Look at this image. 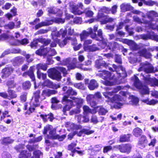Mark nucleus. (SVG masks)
<instances>
[{
	"label": "nucleus",
	"instance_id": "f257e3e1",
	"mask_svg": "<svg viewBox=\"0 0 158 158\" xmlns=\"http://www.w3.org/2000/svg\"><path fill=\"white\" fill-rule=\"evenodd\" d=\"M113 67L116 72V75L107 71H102V73L98 74L100 77L104 80V81H102L103 84L106 85H112V83L109 80L113 79L116 81L117 83H123L125 81L124 79L127 76L125 69L122 66L117 67L113 64ZM99 72H101V71L99 70Z\"/></svg>",
	"mask_w": 158,
	"mask_h": 158
},
{
	"label": "nucleus",
	"instance_id": "f03ea898",
	"mask_svg": "<svg viewBox=\"0 0 158 158\" xmlns=\"http://www.w3.org/2000/svg\"><path fill=\"white\" fill-rule=\"evenodd\" d=\"M121 89V87L118 86L113 91L111 92L106 91L103 93V95L105 98L107 99V100H106V102L114 104V106L116 108H120L123 105L120 102L124 100V98L122 97L120 95L124 97H127V94L125 92L121 91L119 93L120 95L115 94L111 98L110 97V96H112L114 93H116Z\"/></svg>",
	"mask_w": 158,
	"mask_h": 158
},
{
	"label": "nucleus",
	"instance_id": "7ed1b4c3",
	"mask_svg": "<svg viewBox=\"0 0 158 158\" xmlns=\"http://www.w3.org/2000/svg\"><path fill=\"white\" fill-rule=\"evenodd\" d=\"M62 90L64 92L65 95L63 97L62 100L63 104L65 105L63 109L64 114H65L66 111H68L72 108L73 102L72 100L68 99L70 96L76 95L77 92L70 87L64 86L62 88Z\"/></svg>",
	"mask_w": 158,
	"mask_h": 158
},
{
	"label": "nucleus",
	"instance_id": "20e7f679",
	"mask_svg": "<svg viewBox=\"0 0 158 158\" xmlns=\"http://www.w3.org/2000/svg\"><path fill=\"white\" fill-rule=\"evenodd\" d=\"M138 71H143L147 73H152L158 71L157 69H154L152 65L148 62L141 63Z\"/></svg>",
	"mask_w": 158,
	"mask_h": 158
},
{
	"label": "nucleus",
	"instance_id": "39448f33",
	"mask_svg": "<svg viewBox=\"0 0 158 158\" xmlns=\"http://www.w3.org/2000/svg\"><path fill=\"white\" fill-rule=\"evenodd\" d=\"M134 85L137 88L140 89V92L142 94H148L149 90L148 87L146 86L142 85L139 79L136 76H134Z\"/></svg>",
	"mask_w": 158,
	"mask_h": 158
},
{
	"label": "nucleus",
	"instance_id": "423d86ee",
	"mask_svg": "<svg viewBox=\"0 0 158 158\" xmlns=\"http://www.w3.org/2000/svg\"><path fill=\"white\" fill-rule=\"evenodd\" d=\"M49 76L57 81H60L61 78L60 73L55 68L51 69L48 71Z\"/></svg>",
	"mask_w": 158,
	"mask_h": 158
},
{
	"label": "nucleus",
	"instance_id": "0eeeda50",
	"mask_svg": "<svg viewBox=\"0 0 158 158\" xmlns=\"http://www.w3.org/2000/svg\"><path fill=\"white\" fill-rule=\"evenodd\" d=\"M118 47V43L116 42L112 43H107L104 40L102 41L101 45V47L102 49H104L106 47V49L112 50L114 48H117Z\"/></svg>",
	"mask_w": 158,
	"mask_h": 158
},
{
	"label": "nucleus",
	"instance_id": "6e6552de",
	"mask_svg": "<svg viewBox=\"0 0 158 158\" xmlns=\"http://www.w3.org/2000/svg\"><path fill=\"white\" fill-rule=\"evenodd\" d=\"M140 37L144 40L152 39L153 40L158 41V35L155 34L153 31H151L148 34H143L140 35Z\"/></svg>",
	"mask_w": 158,
	"mask_h": 158
},
{
	"label": "nucleus",
	"instance_id": "1a4fd4ad",
	"mask_svg": "<svg viewBox=\"0 0 158 158\" xmlns=\"http://www.w3.org/2000/svg\"><path fill=\"white\" fill-rule=\"evenodd\" d=\"M98 18L99 19L102 18L103 19V20L100 21L101 24H105L107 23L111 22L114 20V19L107 15L105 16L102 13H98Z\"/></svg>",
	"mask_w": 158,
	"mask_h": 158
},
{
	"label": "nucleus",
	"instance_id": "9d476101",
	"mask_svg": "<svg viewBox=\"0 0 158 158\" xmlns=\"http://www.w3.org/2000/svg\"><path fill=\"white\" fill-rule=\"evenodd\" d=\"M140 76L142 77V78L144 80L147 84L150 85H152L154 84L158 86V81L155 79L150 78L149 77H146L142 74H140Z\"/></svg>",
	"mask_w": 158,
	"mask_h": 158
},
{
	"label": "nucleus",
	"instance_id": "9b49d317",
	"mask_svg": "<svg viewBox=\"0 0 158 158\" xmlns=\"http://www.w3.org/2000/svg\"><path fill=\"white\" fill-rule=\"evenodd\" d=\"M57 93V91L54 90L49 89L44 90L42 93V98H41V99L42 100L45 99V96L49 97L52 95L55 94Z\"/></svg>",
	"mask_w": 158,
	"mask_h": 158
},
{
	"label": "nucleus",
	"instance_id": "f8f14e48",
	"mask_svg": "<svg viewBox=\"0 0 158 158\" xmlns=\"http://www.w3.org/2000/svg\"><path fill=\"white\" fill-rule=\"evenodd\" d=\"M92 32V29L91 27L87 29V31L83 30L80 34L81 41L84 40Z\"/></svg>",
	"mask_w": 158,
	"mask_h": 158
},
{
	"label": "nucleus",
	"instance_id": "ddd939ff",
	"mask_svg": "<svg viewBox=\"0 0 158 158\" xmlns=\"http://www.w3.org/2000/svg\"><path fill=\"white\" fill-rule=\"evenodd\" d=\"M50 50V48H44L41 47L40 49L37 50L35 53L40 56L46 55Z\"/></svg>",
	"mask_w": 158,
	"mask_h": 158
},
{
	"label": "nucleus",
	"instance_id": "4468645a",
	"mask_svg": "<svg viewBox=\"0 0 158 158\" xmlns=\"http://www.w3.org/2000/svg\"><path fill=\"white\" fill-rule=\"evenodd\" d=\"M109 64V63H106L105 61H100L98 63V64L96 63V66L97 68H98V69H99L100 68H102L103 67L107 68ZM99 70L101 71H105L103 70H100L98 69V72H99ZM102 72H101L100 73H102ZM100 73H98L97 75H98L99 76H100L98 74Z\"/></svg>",
	"mask_w": 158,
	"mask_h": 158
},
{
	"label": "nucleus",
	"instance_id": "2eb2a0df",
	"mask_svg": "<svg viewBox=\"0 0 158 158\" xmlns=\"http://www.w3.org/2000/svg\"><path fill=\"white\" fill-rule=\"evenodd\" d=\"M147 15L148 19L150 20L149 21H148V22H155L154 17H158V14L155 11L152 10L148 12Z\"/></svg>",
	"mask_w": 158,
	"mask_h": 158
},
{
	"label": "nucleus",
	"instance_id": "dca6fc26",
	"mask_svg": "<svg viewBox=\"0 0 158 158\" xmlns=\"http://www.w3.org/2000/svg\"><path fill=\"white\" fill-rule=\"evenodd\" d=\"M131 149V146L130 144L122 145L120 152H121L128 154L130 152Z\"/></svg>",
	"mask_w": 158,
	"mask_h": 158
},
{
	"label": "nucleus",
	"instance_id": "f3484780",
	"mask_svg": "<svg viewBox=\"0 0 158 158\" xmlns=\"http://www.w3.org/2000/svg\"><path fill=\"white\" fill-rule=\"evenodd\" d=\"M40 91H37L34 94V100L35 102L33 103V105L35 107L38 106L39 105V102L40 99L41 100H42L41 99V98H42L41 96V97H40Z\"/></svg>",
	"mask_w": 158,
	"mask_h": 158
},
{
	"label": "nucleus",
	"instance_id": "a211bd4d",
	"mask_svg": "<svg viewBox=\"0 0 158 158\" xmlns=\"http://www.w3.org/2000/svg\"><path fill=\"white\" fill-rule=\"evenodd\" d=\"M147 142V140L146 137L144 135H142L138 143V145L139 147L141 148H144L146 145Z\"/></svg>",
	"mask_w": 158,
	"mask_h": 158
},
{
	"label": "nucleus",
	"instance_id": "6ab92c4d",
	"mask_svg": "<svg viewBox=\"0 0 158 158\" xmlns=\"http://www.w3.org/2000/svg\"><path fill=\"white\" fill-rule=\"evenodd\" d=\"M76 104L77 107L78 108H80L82 106L83 102L84 100L81 98H76L73 97L71 98Z\"/></svg>",
	"mask_w": 158,
	"mask_h": 158
},
{
	"label": "nucleus",
	"instance_id": "aec40b11",
	"mask_svg": "<svg viewBox=\"0 0 158 158\" xmlns=\"http://www.w3.org/2000/svg\"><path fill=\"white\" fill-rule=\"evenodd\" d=\"M138 54L139 56H143L147 58H150L151 56L150 53L147 51L146 49H143L140 51Z\"/></svg>",
	"mask_w": 158,
	"mask_h": 158
},
{
	"label": "nucleus",
	"instance_id": "412c9836",
	"mask_svg": "<svg viewBox=\"0 0 158 158\" xmlns=\"http://www.w3.org/2000/svg\"><path fill=\"white\" fill-rule=\"evenodd\" d=\"M53 22L52 21H45L44 22H41L35 26V28L36 30L43 26H48L52 24Z\"/></svg>",
	"mask_w": 158,
	"mask_h": 158
},
{
	"label": "nucleus",
	"instance_id": "4be33fe9",
	"mask_svg": "<svg viewBox=\"0 0 158 158\" xmlns=\"http://www.w3.org/2000/svg\"><path fill=\"white\" fill-rule=\"evenodd\" d=\"M70 8L72 10V13L75 15H80L82 13L81 11L79 10L77 6L70 4Z\"/></svg>",
	"mask_w": 158,
	"mask_h": 158
},
{
	"label": "nucleus",
	"instance_id": "5701e85b",
	"mask_svg": "<svg viewBox=\"0 0 158 158\" xmlns=\"http://www.w3.org/2000/svg\"><path fill=\"white\" fill-rule=\"evenodd\" d=\"M120 8L123 12H125L132 9V7L129 3L125 2L120 5Z\"/></svg>",
	"mask_w": 158,
	"mask_h": 158
},
{
	"label": "nucleus",
	"instance_id": "b1692460",
	"mask_svg": "<svg viewBox=\"0 0 158 158\" xmlns=\"http://www.w3.org/2000/svg\"><path fill=\"white\" fill-rule=\"evenodd\" d=\"M67 31L66 29H61L60 30L56 33L54 35L56 37H60L61 36L62 38L65 37L67 34Z\"/></svg>",
	"mask_w": 158,
	"mask_h": 158
},
{
	"label": "nucleus",
	"instance_id": "393cba45",
	"mask_svg": "<svg viewBox=\"0 0 158 158\" xmlns=\"http://www.w3.org/2000/svg\"><path fill=\"white\" fill-rule=\"evenodd\" d=\"M98 86V83L94 79L91 80L88 85V87L91 90H94L95 89L97 88Z\"/></svg>",
	"mask_w": 158,
	"mask_h": 158
},
{
	"label": "nucleus",
	"instance_id": "a878e982",
	"mask_svg": "<svg viewBox=\"0 0 158 158\" xmlns=\"http://www.w3.org/2000/svg\"><path fill=\"white\" fill-rule=\"evenodd\" d=\"M35 69L34 66H32L30 67L29 70L27 71L28 76L31 79L32 81H34L35 80L34 73Z\"/></svg>",
	"mask_w": 158,
	"mask_h": 158
},
{
	"label": "nucleus",
	"instance_id": "bb28decb",
	"mask_svg": "<svg viewBox=\"0 0 158 158\" xmlns=\"http://www.w3.org/2000/svg\"><path fill=\"white\" fill-rule=\"evenodd\" d=\"M40 117L44 122L47 121L48 119H49L51 121H52L53 119V114L51 113L48 115L41 114L40 115Z\"/></svg>",
	"mask_w": 158,
	"mask_h": 158
},
{
	"label": "nucleus",
	"instance_id": "cd10ccee",
	"mask_svg": "<svg viewBox=\"0 0 158 158\" xmlns=\"http://www.w3.org/2000/svg\"><path fill=\"white\" fill-rule=\"evenodd\" d=\"M129 98L130 99H131V101H129L130 104L134 106H136L138 104L139 99L137 98L133 95H129Z\"/></svg>",
	"mask_w": 158,
	"mask_h": 158
},
{
	"label": "nucleus",
	"instance_id": "c85d7f7f",
	"mask_svg": "<svg viewBox=\"0 0 158 158\" xmlns=\"http://www.w3.org/2000/svg\"><path fill=\"white\" fill-rule=\"evenodd\" d=\"M13 69L11 67H8L3 69L2 73H3V77H6L8 76L13 71Z\"/></svg>",
	"mask_w": 158,
	"mask_h": 158
},
{
	"label": "nucleus",
	"instance_id": "c756f323",
	"mask_svg": "<svg viewBox=\"0 0 158 158\" xmlns=\"http://www.w3.org/2000/svg\"><path fill=\"white\" fill-rule=\"evenodd\" d=\"M31 155L30 153L27 152L26 150L22 151L19 156V158H28Z\"/></svg>",
	"mask_w": 158,
	"mask_h": 158
},
{
	"label": "nucleus",
	"instance_id": "7c9ffc66",
	"mask_svg": "<svg viewBox=\"0 0 158 158\" xmlns=\"http://www.w3.org/2000/svg\"><path fill=\"white\" fill-rule=\"evenodd\" d=\"M98 114L100 115H105L107 112L108 111L102 106H98Z\"/></svg>",
	"mask_w": 158,
	"mask_h": 158
},
{
	"label": "nucleus",
	"instance_id": "2f4dec72",
	"mask_svg": "<svg viewBox=\"0 0 158 158\" xmlns=\"http://www.w3.org/2000/svg\"><path fill=\"white\" fill-rule=\"evenodd\" d=\"M133 134L136 137L140 136L142 133V130L139 127L134 129L133 131Z\"/></svg>",
	"mask_w": 158,
	"mask_h": 158
},
{
	"label": "nucleus",
	"instance_id": "473e14b6",
	"mask_svg": "<svg viewBox=\"0 0 158 158\" xmlns=\"http://www.w3.org/2000/svg\"><path fill=\"white\" fill-rule=\"evenodd\" d=\"M17 43H15L13 44L15 45H19L20 44L26 45L29 42L27 39H24L21 40H17Z\"/></svg>",
	"mask_w": 158,
	"mask_h": 158
},
{
	"label": "nucleus",
	"instance_id": "72a5a7b5",
	"mask_svg": "<svg viewBox=\"0 0 158 158\" xmlns=\"http://www.w3.org/2000/svg\"><path fill=\"white\" fill-rule=\"evenodd\" d=\"M153 22H148V21H145V23H148L149 26L153 30H156L158 31V25L155 24V23H153Z\"/></svg>",
	"mask_w": 158,
	"mask_h": 158
},
{
	"label": "nucleus",
	"instance_id": "f704fd0d",
	"mask_svg": "<svg viewBox=\"0 0 158 158\" xmlns=\"http://www.w3.org/2000/svg\"><path fill=\"white\" fill-rule=\"evenodd\" d=\"M65 126L66 127L69 128L71 129H74L77 128V126L71 122H67L65 124Z\"/></svg>",
	"mask_w": 158,
	"mask_h": 158
},
{
	"label": "nucleus",
	"instance_id": "c9c22d12",
	"mask_svg": "<svg viewBox=\"0 0 158 158\" xmlns=\"http://www.w3.org/2000/svg\"><path fill=\"white\" fill-rule=\"evenodd\" d=\"M47 68V65L45 64H39L36 65L37 70H40V69L45 71Z\"/></svg>",
	"mask_w": 158,
	"mask_h": 158
},
{
	"label": "nucleus",
	"instance_id": "e433bc0d",
	"mask_svg": "<svg viewBox=\"0 0 158 158\" xmlns=\"http://www.w3.org/2000/svg\"><path fill=\"white\" fill-rule=\"evenodd\" d=\"M56 130L51 129L49 132V135L48 136L49 138H52V139H56V137L57 135L56 134Z\"/></svg>",
	"mask_w": 158,
	"mask_h": 158
},
{
	"label": "nucleus",
	"instance_id": "4c0bfd02",
	"mask_svg": "<svg viewBox=\"0 0 158 158\" xmlns=\"http://www.w3.org/2000/svg\"><path fill=\"white\" fill-rule=\"evenodd\" d=\"M52 39L53 40V42L51 43L50 44V47H56L57 45V43H58L59 41V40L56 37L53 35V34H52Z\"/></svg>",
	"mask_w": 158,
	"mask_h": 158
},
{
	"label": "nucleus",
	"instance_id": "58836bf2",
	"mask_svg": "<svg viewBox=\"0 0 158 158\" xmlns=\"http://www.w3.org/2000/svg\"><path fill=\"white\" fill-rule=\"evenodd\" d=\"M102 97V95L100 93L97 92L95 93V94L94 95H89L87 98V99H89V98H101Z\"/></svg>",
	"mask_w": 158,
	"mask_h": 158
},
{
	"label": "nucleus",
	"instance_id": "ea45409f",
	"mask_svg": "<svg viewBox=\"0 0 158 158\" xmlns=\"http://www.w3.org/2000/svg\"><path fill=\"white\" fill-rule=\"evenodd\" d=\"M38 40L39 42L43 44L44 46H46L49 44L51 42V40L49 39H38Z\"/></svg>",
	"mask_w": 158,
	"mask_h": 158
},
{
	"label": "nucleus",
	"instance_id": "a19ab883",
	"mask_svg": "<svg viewBox=\"0 0 158 158\" xmlns=\"http://www.w3.org/2000/svg\"><path fill=\"white\" fill-rule=\"evenodd\" d=\"M94 132V131H89L85 129H83L79 132L78 135L79 136H81L83 133L89 135L92 134Z\"/></svg>",
	"mask_w": 158,
	"mask_h": 158
},
{
	"label": "nucleus",
	"instance_id": "79ce46f5",
	"mask_svg": "<svg viewBox=\"0 0 158 158\" xmlns=\"http://www.w3.org/2000/svg\"><path fill=\"white\" fill-rule=\"evenodd\" d=\"M76 146V143H73L69 145L68 147V150L71 151L73 153L75 152L77 150L74 148Z\"/></svg>",
	"mask_w": 158,
	"mask_h": 158
},
{
	"label": "nucleus",
	"instance_id": "37998d69",
	"mask_svg": "<svg viewBox=\"0 0 158 158\" xmlns=\"http://www.w3.org/2000/svg\"><path fill=\"white\" fill-rule=\"evenodd\" d=\"M14 140L10 138H4L2 141V143L5 145L9 143H12Z\"/></svg>",
	"mask_w": 158,
	"mask_h": 158
},
{
	"label": "nucleus",
	"instance_id": "c03bdc74",
	"mask_svg": "<svg viewBox=\"0 0 158 158\" xmlns=\"http://www.w3.org/2000/svg\"><path fill=\"white\" fill-rule=\"evenodd\" d=\"M57 69L62 73L64 77H66V75L68 74L66 68L63 67H58L57 68Z\"/></svg>",
	"mask_w": 158,
	"mask_h": 158
},
{
	"label": "nucleus",
	"instance_id": "a18cd8bd",
	"mask_svg": "<svg viewBox=\"0 0 158 158\" xmlns=\"http://www.w3.org/2000/svg\"><path fill=\"white\" fill-rule=\"evenodd\" d=\"M52 82L49 80H45L43 84V86H46L49 88H52Z\"/></svg>",
	"mask_w": 158,
	"mask_h": 158
},
{
	"label": "nucleus",
	"instance_id": "49530a36",
	"mask_svg": "<svg viewBox=\"0 0 158 158\" xmlns=\"http://www.w3.org/2000/svg\"><path fill=\"white\" fill-rule=\"evenodd\" d=\"M92 43V41L91 40H87L84 41L83 45L85 50H87V48L89 46L88 45L91 44Z\"/></svg>",
	"mask_w": 158,
	"mask_h": 158
},
{
	"label": "nucleus",
	"instance_id": "de8ad7c7",
	"mask_svg": "<svg viewBox=\"0 0 158 158\" xmlns=\"http://www.w3.org/2000/svg\"><path fill=\"white\" fill-rule=\"evenodd\" d=\"M31 86V84L30 82L29 81H26L23 83V87L25 89H29Z\"/></svg>",
	"mask_w": 158,
	"mask_h": 158
},
{
	"label": "nucleus",
	"instance_id": "09e8293b",
	"mask_svg": "<svg viewBox=\"0 0 158 158\" xmlns=\"http://www.w3.org/2000/svg\"><path fill=\"white\" fill-rule=\"evenodd\" d=\"M87 50H85V51H95L98 50V48L94 44L89 46Z\"/></svg>",
	"mask_w": 158,
	"mask_h": 158
},
{
	"label": "nucleus",
	"instance_id": "8fccbe9b",
	"mask_svg": "<svg viewBox=\"0 0 158 158\" xmlns=\"http://www.w3.org/2000/svg\"><path fill=\"white\" fill-rule=\"evenodd\" d=\"M41 151L39 150H36L34 152L33 156L31 158H40V156L42 155Z\"/></svg>",
	"mask_w": 158,
	"mask_h": 158
},
{
	"label": "nucleus",
	"instance_id": "3c124183",
	"mask_svg": "<svg viewBox=\"0 0 158 158\" xmlns=\"http://www.w3.org/2000/svg\"><path fill=\"white\" fill-rule=\"evenodd\" d=\"M129 140V136H127L126 135H123L121 136L120 139V141L121 142H124L128 141Z\"/></svg>",
	"mask_w": 158,
	"mask_h": 158
},
{
	"label": "nucleus",
	"instance_id": "603ef678",
	"mask_svg": "<svg viewBox=\"0 0 158 158\" xmlns=\"http://www.w3.org/2000/svg\"><path fill=\"white\" fill-rule=\"evenodd\" d=\"M67 39L68 40L71 41L72 45H75L77 44V40L75 36H73V37H68Z\"/></svg>",
	"mask_w": 158,
	"mask_h": 158
},
{
	"label": "nucleus",
	"instance_id": "864d4df0",
	"mask_svg": "<svg viewBox=\"0 0 158 158\" xmlns=\"http://www.w3.org/2000/svg\"><path fill=\"white\" fill-rule=\"evenodd\" d=\"M131 42L129 46L130 47V48L133 50H135L138 48L137 45L133 41L131 40Z\"/></svg>",
	"mask_w": 158,
	"mask_h": 158
},
{
	"label": "nucleus",
	"instance_id": "5fc2aeb1",
	"mask_svg": "<svg viewBox=\"0 0 158 158\" xmlns=\"http://www.w3.org/2000/svg\"><path fill=\"white\" fill-rule=\"evenodd\" d=\"M42 139V137L41 136H40L37 138H34L33 139H30L29 142L30 143H31L34 142H37L40 141Z\"/></svg>",
	"mask_w": 158,
	"mask_h": 158
},
{
	"label": "nucleus",
	"instance_id": "6e6d98bb",
	"mask_svg": "<svg viewBox=\"0 0 158 158\" xmlns=\"http://www.w3.org/2000/svg\"><path fill=\"white\" fill-rule=\"evenodd\" d=\"M83 108L84 114L89 113L91 111V109L88 106L85 105L83 106Z\"/></svg>",
	"mask_w": 158,
	"mask_h": 158
},
{
	"label": "nucleus",
	"instance_id": "4d7b16f0",
	"mask_svg": "<svg viewBox=\"0 0 158 158\" xmlns=\"http://www.w3.org/2000/svg\"><path fill=\"white\" fill-rule=\"evenodd\" d=\"M7 85L8 86L9 88H13L15 86L16 84L13 81L11 80L7 82Z\"/></svg>",
	"mask_w": 158,
	"mask_h": 158
},
{
	"label": "nucleus",
	"instance_id": "13d9d810",
	"mask_svg": "<svg viewBox=\"0 0 158 158\" xmlns=\"http://www.w3.org/2000/svg\"><path fill=\"white\" fill-rule=\"evenodd\" d=\"M52 127L51 125H48L44 127L43 134H46L48 131H50L51 130Z\"/></svg>",
	"mask_w": 158,
	"mask_h": 158
},
{
	"label": "nucleus",
	"instance_id": "bf43d9fd",
	"mask_svg": "<svg viewBox=\"0 0 158 158\" xmlns=\"http://www.w3.org/2000/svg\"><path fill=\"white\" fill-rule=\"evenodd\" d=\"M74 86L76 88L81 89L83 90L84 89H85V88L84 86V85L81 83H76L74 84Z\"/></svg>",
	"mask_w": 158,
	"mask_h": 158
},
{
	"label": "nucleus",
	"instance_id": "052dcab7",
	"mask_svg": "<svg viewBox=\"0 0 158 158\" xmlns=\"http://www.w3.org/2000/svg\"><path fill=\"white\" fill-rule=\"evenodd\" d=\"M144 3L149 6H152L154 5H156V1H152L151 0H148L144 2Z\"/></svg>",
	"mask_w": 158,
	"mask_h": 158
},
{
	"label": "nucleus",
	"instance_id": "680f3d73",
	"mask_svg": "<svg viewBox=\"0 0 158 158\" xmlns=\"http://www.w3.org/2000/svg\"><path fill=\"white\" fill-rule=\"evenodd\" d=\"M8 93L9 95L11 98H15L17 97V95L13 91L9 89Z\"/></svg>",
	"mask_w": 158,
	"mask_h": 158
},
{
	"label": "nucleus",
	"instance_id": "e2e57ef3",
	"mask_svg": "<svg viewBox=\"0 0 158 158\" xmlns=\"http://www.w3.org/2000/svg\"><path fill=\"white\" fill-rule=\"evenodd\" d=\"M132 12L134 14L140 15L143 17L144 18L145 17V15L144 14L140 11L137 10H134L132 11Z\"/></svg>",
	"mask_w": 158,
	"mask_h": 158
},
{
	"label": "nucleus",
	"instance_id": "0e129e2a",
	"mask_svg": "<svg viewBox=\"0 0 158 158\" xmlns=\"http://www.w3.org/2000/svg\"><path fill=\"white\" fill-rule=\"evenodd\" d=\"M115 61L118 64H121L122 63V59L121 57L120 56L118 55H115Z\"/></svg>",
	"mask_w": 158,
	"mask_h": 158
},
{
	"label": "nucleus",
	"instance_id": "69168bd1",
	"mask_svg": "<svg viewBox=\"0 0 158 158\" xmlns=\"http://www.w3.org/2000/svg\"><path fill=\"white\" fill-rule=\"evenodd\" d=\"M68 40L67 39V37L64 39L63 40V41L61 42H59L58 44L61 47H64L65 45H66L67 44V40Z\"/></svg>",
	"mask_w": 158,
	"mask_h": 158
},
{
	"label": "nucleus",
	"instance_id": "338daca9",
	"mask_svg": "<svg viewBox=\"0 0 158 158\" xmlns=\"http://www.w3.org/2000/svg\"><path fill=\"white\" fill-rule=\"evenodd\" d=\"M24 145L22 144H19L17 145L15 147V149L18 151L20 152L24 148Z\"/></svg>",
	"mask_w": 158,
	"mask_h": 158
},
{
	"label": "nucleus",
	"instance_id": "774afa93",
	"mask_svg": "<svg viewBox=\"0 0 158 158\" xmlns=\"http://www.w3.org/2000/svg\"><path fill=\"white\" fill-rule=\"evenodd\" d=\"M73 22L76 24L81 23L82 21V19L81 18L77 17L74 18L73 20Z\"/></svg>",
	"mask_w": 158,
	"mask_h": 158
}]
</instances>
